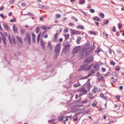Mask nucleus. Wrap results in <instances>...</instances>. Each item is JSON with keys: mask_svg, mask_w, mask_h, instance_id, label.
<instances>
[{"mask_svg": "<svg viewBox=\"0 0 124 124\" xmlns=\"http://www.w3.org/2000/svg\"><path fill=\"white\" fill-rule=\"evenodd\" d=\"M54 52L55 54L54 55V58L55 59H58V57L61 53V43L57 44L55 48Z\"/></svg>", "mask_w": 124, "mask_h": 124, "instance_id": "f257e3e1", "label": "nucleus"}, {"mask_svg": "<svg viewBox=\"0 0 124 124\" xmlns=\"http://www.w3.org/2000/svg\"><path fill=\"white\" fill-rule=\"evenodd\" d=\"M93 62V56L90 55L84 60V63H92Z\"/></svg>", "mask_w": 124, "mask_h": 124, "instance_id": "f03ea898", "label": "nucleus"}, {"mask_svg": "<svg viewBox=\"0 0 124 124\" xmlns=\"http://www.w3.org/2000/svg\"><path fill=\"white\" fill-rule=\"evenodd\" d=\"M24 41H28L29 44L31 43V34L29 32L26 33V37L24 38Z\"/></svg>", "mask_w": 124, "mask_h": 124, "instance_id": "7ed1b4c3", "label": "nucleus"}, {"mask_svg": "<svg viewBox=\"0 0 124 124\" xmlns=\"http://www.w3.org/2000/svg\"><path fill=\"white\" fill-rule=\"evenodd\" d=\"M83 49H85V54L86 56H89V55H91L92 54V52H93V47H83Z\"/></svg>", "mask_w": 124, "mask_h": 124, "instance_id": "20e7f679", "label": "nucleus"}, {"mask_svg": "<svg viewBox=\"0 0 124 124\" xmlns=\"http://www.w3.org/2000/svg\"><path fill=\"white\" fill-rule=\"evenodd\" d=\"M85 50L86 49L83 48L81 52H80L79 57L81 58V59H83V58H84V56H86Z\"/></svg>", "mask_w": 124, "mask_h": 124, "instance_id": "39448f33", "label": "nucleus"}, {"mask_svg": "<svg viewBox=\"0 0 124 124\" xmlns=\"http://www.w3.org/2000/svg\"><path fill=\"white\" fill-rule=\"evenodd\" d=\"M70 31H71V33H72V34H73V35L80 34V33H81V32H80V31L74 30L73 29H70Z\"/></svg>", "mask_w": 124, "mask_h": 124, "instance_id": "423d86ee", "label": "nucleus"}, {"mask_svg": "<svg viewBox=\"0 0 124 124\" xmlns=\"http://www.w3.org/2000/svg\"><path fill=\"white\" fill-rule=\"evenodd\" d=\"M3 26L6 31H9V26L8 25V24L5 23Z\"/></svg>", "mask_w": 124, "mask_h": 124, "instance_id": "0eeeda50", "label": "nucleus"}, {"mask_svg": "<svg viewBox=\"0 0 124 124\" xmlns=\"http://www.w3.org/2000/svg\"><path fill=\"white\" fill-rule=\"evenodd\" d=\"M16 38L17 41H18V42L20 44H23V39H22V38H21V37H20L19 36H16Z\"/></svg>", "mask_w": 124, "mask_h": 124, "instance_id": "6e6552de", "label": "nucleus"}, {"mask_svg": "<svg viewBox=\"0 0 124 124\" xmlns=\"http://www.w3.org/2000/svg\"><path fill=\"white\" fill-rule=\"evenodd\" d=\"M41 46L43 50H45V43L43 40H41L40 41Z\"/></svg>", "mask_w": 124, "mask_h": 124, "instance_id": "1a4fd4ad", "label": "nucleus"}, {"mask_svg": "<svg viewBox=\"0 0 124 124\" xmlns=\"http://www.w3.org/2000/svg\"><path fill=\"white\" fill-rule=\"evenodd\" d=\"M32 35V41L33 43H35L36 40H35V37H36V35H35V34L34 33L32 32L31 33Z\"/></svg>", "mask_w": 124, "mask_h": 124, "instance_id": "9d476101", "label": "nucleus"}, {"mask_svg": "<svg viewBox=\"0 0 124 124\" xmlns=\"http://www.w3.org/2000/svg\"><path fill=\"white\" fill-rule=\"evenodd\" d=\"M41 28L42 29V30H51V29H52L51 27H48L46 26H41Z\"/></svg>", "mask_w": 124, "mask_h": 124, "instance_id": "9b49d317", "label": "nucleus"}, {"mask_svg": "<svg viewBox=\"0 0 124 124\" xmlns=\"http://www.w3.org/2000/svg\"><path fill=\"white\" fill-rule=\"evenodd\" d=\"M78 51H79V47H78V46L76 47L73 49V53L77 54V53H78Z\"/></svg>", "mask_w": 124, "mask_h": 124, "instance_id": "f8f14e48", "label": "nucleus"}, {"mask_svg": "<svg viewBox=\"0 0 124 124\" xmlns=\"http://www.w3.org/2000/svg\"><path fill=\"white\" fill-rule=\"evenodd\" d=\"M88 93V91L87 90H83L82 93L79 94L78 95V97H80V96H82V95H84V94H87V93Z\"/></svg>", "mask_w": 124, "mask_h": 124, "instance_id": "ddd939ff", "label": "nucleus"}, {"mask_svg": "<svg viewBox=\"0 0 124 124\" xmlns=\"http://www.w3.org/2000/svg\"><path fill=\"white\" fill-rule=\"evenodd\" d=\"M93 68L94 70H96L97 71L99 70V65L97 64H94L93 65Z\"/></svg>", "mask_w": 124, "mask_h": 124, "instance_id": "4468645a", "label": "nucleus"}, {"mask_svg": "<svg viewBox=\"0 0 124 124\" xmlns=\"http://www.w3.org/2000/svg\"><path fill=\"white\" fill-rule=\"evenodd\" d=\"M87 68V64H84L80 67V70H85Z\"/></svg>", "mask_w": 124, "mask_h": 124, "instance_id": "2eb2a0df", "label": "nucleus"}, {"mask_svg": "<svg viewBox=\"0 0 124 124\" xmlns=\"http://www.w3.org/2000/svg\"><path fill=\"white\" fill-rule=\"evenodd\" d=\"M2 40L3 42L4 45L6 46V38H5V36H3L2 37Z\"/></svg>", "mask_w": 124, "mask_h": 124, "instance_id": "dca6fc26", "label": "nucleus"}, {"mask_svg": "<svg viewBox=\"0 0 124 124\" xmlns=\"http://www.w3.org/2000/svg\"><path fill=\"white\" fill-rule=\"evenodd\" d=\"M97 80L99 82H101L104 80V77L103 76H100L98 78Z\"/></svg>", "mask_w": 124, "mask_h": 124, "instance_id": "f3484780", "label": "nucleus"}, {"mask_svg": "<svg viewBox=\"0 0 124 124\" xmlns=\"http://www.w3.org/2000/svg\"><path fill=\"white\" fill-rule=\"evenodd\" d=\"M85 2H86L85 0H79L78 3H79V4H80L82 5L83 4H84V3H85Z\"/></svg>", "mask_w": 124, "mask_h": 124, "instance_id": "a211bd4d", "label": "nucleus"}, {"mask_svg": "<svg viewBox=\"0 0 124 124\" xmlns=\"http://www.w3.org/2000/svg\"><path fill=\"white\" fill-rule=\"evenodd\" d=\"M13 31L15 32H16V31H18V28H17V26L16 25H13Z\"/></svg>", "mask_w": 124, "mask_h": 124, "instance_id": "6ab92c4d", "label": "nucleus"}, {"mask_svg": "<svg viewBox=\"0 0 124 124\" xmlns=\"http://www.w3.org/2000/svg\"><path fill=\"white\" fill-rule=\"evenodd\" d=\"M77 29H78V30H84V27L82 25H78L77 27Z\"/></svg>", "mask_w": 124, "mask_h": 124, "instance_id": "aec40b11", "label": "nucleus"}, {"mask_svg": "<svg viewBox=\"0 0 124 124\" xmlns=\"http://www.w3.org/2000/svg\"><path fill=\"white\" fill-rule=\"evenodd\" d=\"M93 20L94 21H97L98 22H99L100 21V19H99V17L98 16H95L93 17Z\"/></svg>", "mask_w": 124, "mask_h": 124, "instance_id": "412c9836", "label": "nucleus"}, {"mask_svg": "<svg viewBox=\"0 0 124 124\" xmlns=\"http://www.w3.org/2000/svg\"><path fill=\"white\" fill-rule=\"evenodd\" d=\"M47 47L49 49V50H52V45H51V42H49L47 44Z\"/></svg>", "mask_w": 124, "mask_h": 124, "instance_id": "4be33fe9", "label": "nucleus"}, {"mask_svg": "<svg viewBox=\"0 0 124 124\" xmlns=\"http://www.w3.org/2000/svg\"><path fill=\"white\" fill-rule=\"evenodd\" d=\"M40 36H41V33H40L37 37V42L38 43L40 41Z\"/></svg>", "mask_w": 124, "mask_h": 124, "instance_id": "5701e85b", "label": "nucleus"}, {"mask_svg": "<svg viewBox=\"0 0 124 124\" xmlns=\"http://www.w3.org/2000/svg\"><path fill=\"white\" fill-rule=\"evenodd\" d=\"M69 48H70V45H66L64 46V49L66 51H67V50H68Z\"/></svg>", "mask_w": 124, "mask_h": 124, "instance_id": "b1692460", "label": "nucleus"}, {"mask_svg": "<svg viewBox=\"0 0 124 124\" xmlns=\"http://www.w3.org/2000/svg\"><path fill=\"white\" fill-rule=\"evenodd\" d=\"M93 63L91 64V65H89L88 66V68H87L86 70H91L93 67Z\"/></svg>", "mask_w": 124, "mask_h": 124, "instance_id": "393cba45", "label": "nucleus"}, {"mask_svg": "<svg viewBox=\"0 0 124 124\" xmlns=\"http://www.w3.org/2000/svg\"><path fill=\"white\" fill-rule=\"evenodd\" d=\"M40 31V28L39 27H37L36 28V32L37 34L39 33V31Z\"/></svg>", "mask_w": 124, "mask_h": 124, "instance_id": "a878e982", "label": "nucleus"}, {"mask_svg": "<svg viewBox=\"0 0 124 124\" xmlns=\"http://www.w3.org/2000/svg\"><path fill=\"white\" fill-rule=\"evenodd\" d=\"M80 41H81V37H79L77 39V44H80Z\"/></svg>", "mask_w": 124, "mask_h": 124, "instance_id": "bb28decb", "label": "nucleus"}, {"mask_svg": "<svg viewBox=\"0 0 124 124\" xmlns=\"http://www.w3.org/2000/svg\"><path fill=\"white\" fill-rule=\"evenodd\" d=\"M26 32V30H24V29H21L20 30V33L21 34H22V35H24V34Z\"/></svg>", "mask_w": 124, "mask_h": 124, "instance_id": "cd10ccee", "label": "nucleus"}, {"mask_svg": "<svg viewBox=\"0 0 124 124\" xmlns=\"http://www.w3.org/2000/svg\"><path fill=\"white\" fill-rule=\"evenodd\" d=\"M93 93H97V88L96 87L94 88L93 90Z\"/></svg>", "mask_w": 124, "mask_h": 124, "instance_id": "c85d7f7f", "label": "nucleus"}, {"mask_svg": "<svg viewBox=\"0 0 124 124\" xmlns=\"http://www.w3.org/2000/svg\"><path fill=\"white\" fill-rule=\"evenodd\" d=\"M89 102V100H84L81 102L82 104H86Z\"/></svg>", "mask_w": 124, "mask_h": 124, "instance_id": "c756f323", "label": "nucleus"}, {"mask_svg": "<svg viewBox=\"0 0 124 124\" xmlns=\"http://www.w3.org/2000/svg\"><path fill=\"white\" fill-rule=\"evenodd\" d=\"M90 112H91V111H90L89 110H86L82 113V114H84V115H86V114H89V113H90Z\"/></svg>", "mask_w": 124, "mask_h": 124, "instance_id": "7c9ffc66", "label": "nucleus"}, {"mask_svg": "<svg viewBox=\"0 0 124 124\" xmlns=\"http://www.w3.org/2000/svg\"><path fill=\"white\" fill-rule=\"evenodd\" d=\"M12 39L14 44L15 45H16V40L15 39V37H14V36L12 37Z\"/></svg>", "mask_w": 124, "mask_h": 124, "instance_id": "2f4dec72", "label": "nucleus"}, {"mask_svg": "<svg viewBox=\"0 0 124 124\" xmlns=\"http://www.w3.org/2000/svg\"><path fill=\"white\" fill-rule=\"evenodd\" d=\"M40 8H44V9H49V6H41Z\"/></svg>", "mask_w": 124, "mask_h": 124, "instance_id": "473e14b6", "label": "nucleus"}, {"mask_svg": "<svg viewBox=\"0 0 124 124\" xmlns=\"http://www.w3.org/2000/svg\"><path fill=\"white\" fill-rule=\"evenodd\" d=\"M64 36H65V39L66 40H67V39L69 38V36H70L69 34H65Z\"/></svg>", "mask_w": 124, "mask_h": 124, "instance_id": "72a5a7b5", "label": "nucleus"}, {"mask_svg": "<svg viewBox=\"0 0 124 124\" xmlns=\"http://www.w3.org/2000/svg\"><path fill=\"white\" fill-rule=\"evenodd\" d=\"M99 15L100 17H101V18H104V17H105V15H104V13H100L99 14Z\"/></svg>", "mask_w": 124, "mask_h": 124, "instance_id": "f704fd0d", "label": "nucleus"}, {"mask_svg": "<svg viewBox=\"0 0 124 124\" xmlns=\"http://www.w3.org/2000/svg\"><path fill=\"white\" fill-rule=\"evenodd\" d=\"M91 86H92V85H91V83L89 82L87 85V87L89 90L91 89Z\"/></svg>", "mask_w": 124, "mask_h": 124, "instance_id": "c9c22d12", "label": "nucleus"}, {"mask_svg": "<svg viewBox=\"0 0 124 124\" xmlns=\"http://www.w3.org/2000/svg\"><path fill=\"white\" fill-rule=\"evenodd\" d=\"M11 23H13V22H16V18L14 17L13 19L10 20Z\"/></svg>", "mask_w": 124, "mask_h": 124, "instance_id": "e433bc0d", "label": "nucleus"}, {"mask_svg": "<svg viewBox=\"0 0 124 124\" xmlns=\"http://www.w3.org/2000/svg\"><path fill=\"white\" fill-rule=\"evenodd\" d=\"M54 122H55V119H51L48 120L49 124H52V123H54Z\"/></svg>", "mask_w": 124, "mask_h": 124, "instance_id": "4c0bfd02", "label": "nucleus"}, {"mask_svg": "<svg viewBox=\"0 0 124 124\" xmlns=\"http://www.w3.org/2000/svg\"><path fill=\"white\" fill-rule=\"evenodd\" d=\"M21 6L22 7H25V6H27V3H21Z\"/></svg>", "mask_w": 124, "mask_h": 124, "instance_id": "58836bf2", "label": "nucleus"}, {"mask_svg": "<svg viewBox=\"0 0 124 124\" xmlns=\"http://www.w3.org/2000/svg\"><path fill=\"white\" fill-rule=\"evenodd\" d=\"M115 70H116V71H120V70H121V67H117L115 68Z\"/></svg>", "mask_w": 124, "mask_h": 124, "instance_id": "ea45409f", "label": "nucleus"}, {"mask_svg": "<svg viewBox=\"0 0 124 124\" xmlns=\"http://www.w3.org/2000/svg\"><path fill=\"white\" fill-rule=\"evenodd\" d=\"M82 112H78L75 115L74 117H76V118H78V115H80V114H81Z\"/></svg>", "mask_w": 124, "mask_h": 124, "instance_id": "a19ab883", "label": "nucleus"}, {"mask_svg": "<svg viewBox=\"0 0 124 124\" xmlns=\"http://www.w3.org/2000/svg\"><path fill=\"white\" fill-rule=\"evenodd\" d=\"M80 11H81V12H82L83 13V14H84V15H88V14L86 12H85L84 11H83V10L80 9L79 10Z\"/></svg>", "mask_w": 124, "mask_h": 124, "instance_id": "79ce46f5", "label": "nucleus"}, {"mask_svg": "<svg viewBox=\"0 0 124 124\" xmlns=\"http://www.w3.org/2000/svg\"><path fill=\"white\" fill-rule=\"evenodd\" d=\"M57 38H58V33H56L54 35V40H56V39L57 40Z\"/></svg>", "mask_w": 124, "mask_h": 124, "instance_id": "37998d69", "label": "nucleus"}, {"mask_svg": "<svg viewBox=\"0 0 124 124\" xmlns=\"http://www.w3.org/2000/svg\"><path fill=\"white\" fill-rule=\"evenodd\" d=\"M112 31H113L114 32H116L117 31L116 30V27L114 26L113 27V29H112Z\"/></svg>", "mask_w": 124, "mask_h": 124, "instance_id": "c03bdc74", "label": "nucleus"}, {"mask_svg": "<svg viewBox=\"0 0 124 124\" xmlns=\"http://www.w3.org/2000/svg\"><path fill=\"white\" fill-rule=\"evenodd\" d=\"M91 34H94V35H96V33L95 31H91Z\"/></svg>", "mask_w": 124, "mask_h": 124, "instance_id": "a18cd8bd", "label": "nucleus"}, {"mask_svg": "<svg viewBox=\"0 0 124 124\" xmlns=\"http://www.w3.org/2000/svg\"><path fill=\"white\" fill-rule=\"evenodd\" d=\"M46 32H47V30H44L42 33V36H43V35H44V34L46 33Z\"/></svg>", "mask_w": 124, "mask_h": 124, "instance_id": "49530a36", "label": "nucleus"}, {"mask_svg": "<svg viewBox=\"0 0 124 124\" xmlns=\"http://www.w3.org/2000/svg\"><path fill=\"white\" fill-rule=\"evenodd\" d=\"M104 96V94H103V93H101L100 94V97L101 98H103Z\"/></svg>", "mask_w": 124, "mask_h": 124, "instance_id": "de8ad7c7", "label": "nucleus"}, {"mask_svg": "<svg viewBox=\"0 0 124 124\" xmlns=\"http://www.w3.org/2000/svg\"><path fill=\"white\" fill-rule=\"evenodd\" d=\"M63 116H61L59 118V121H63Z\"/></svg>", "mask_w": 124, "mask_h": 124, "instance_id": "09e8293b", "label": "nucleus"}, {"mask_svg": "<svg viewBox=\"0 0 124 124\" xmlns=\"http://www.w3.org/2000/svg\"><path fill=\"white\" fill-rule=\"evenodd\" d=\"M110 74H111V73L110 72H108L107 74H105L104 76H110Z\"/></svg>", "mask_w": 124, "mask_h": 124, "instance_id": "8fccbe9b", "label": "nucleus"}, {"mask_svg": "<svg viewBox=\"0 0 124 124\" xmlns=\"http://www.w3.org/2000/svg\"><path fill=\"white\" fill-rule=\"evenodd\" d=\"M87 78H88V76L85 77H82L80 78V79H81V80H83L84 79H87Z\"/></svg>", "mask_w": 124, "mask_h": 124, "instance_id": "3c124183", "label": "nucleus"}, {"mask_svg": "<svg viewBox=\"0 0 124 124\" xmlns=\"http://www.w3.org/2000/svg\"><path fill=\"white\" fill-rule=\"evenodd\" d=\"M90 11L91 12V13H94L95 12L94 9H90Z\"/></svg>", "mask_w": 124, "mask_h": 124, "instance_id": "603ef678", "label": "nucleus"}, {"mask_svg": "<svg viewBox=\"0 0 124 124\" xmlns=\"http://www.w3.org/2000/svg\"><path fill=\"white\" fill-rule=\"evenodd\" d=\"M104 24L106 25L107 24H108L109 23V21L108 19H106V21H104Z\"/></svg>", "mask_w": 124, "mask_h": 124, "instance_id": "864d4df0", "label": "nucleus"}, {"mask_svg": "<svg viewBox=\"0 0 124 124\" xmlns=\"http://www.w3.org/2000/svg\"><path fill=\"white\" fill-rule=\"evenodd\" d=\"M103 35H105L106 36V38H108V34L105 32L103 33Z\"/></svg>", "mask_w": 124, "mask_h": 124, "instance_id": "5fc2aeb1", "label": "nucleus"}, {"mask_svg": "<svg viewBox=\"0 0 124 124\" xmlns=\"http://www.w3.org/2000/svg\"><path fill=\"white\" fill-rule=\"evenodd\" d=\"M100 52V49L98 48L95 51V53H99Z\"/></svg>", "mask_w": 124, "mask_h": 124, "instance_id": "6e6d98bb", "label": "nucleus"}, {"mask_svg": "<svg viewBox=\"0 0 124 124\" xmlns=\"http://www.w3.org/2000/svg\"><path fill=\"white\" fill-rule=\"evenodd\" d=\"M122 27H123V25L120 24H119V25L118 26V29H119V30H121V29H122Z\"/></svg>", "mask_w": 124, "mask_h": 124, "instance_id": "4d7b16f0", "label": "nucleus"}, {"mask_svg": "<svg viewBox=\"0 0 124 124\" xmlns=\"http://www.w3.org/2000/svg\"><path fill=\"white\" fill-rule=\"evenodd\" d=\"M14 0H10V3L11 4H13V3H14Z\"/></svg>", "mask_w": 124, "mask_h": 124, "instance_id": "13d9d810", "label": "nucleus"}, {"mask_svg": "<svg viewBox=\"0 0 124 124\" xmlns=\"http://www.w3.org/2000/svg\"><path fill=\"white\" fill-rule=\"evenodd\" d=\"M56 18H61V15L56 14Z\"/></svg>", "mask_w": 124, "mask_h": 124, "instance_id": "bf43d9fd", "label": "nucleus"}, {"mask_svg": "<svg viewBox=\"0 0 124 124\" xmlns=\"http://www.w3.org/2000/svg\"><path fill=\"white\" fill-rule=\"evenodd\" d=\"M110 64H112V65H115V64H116V63H115V62H114L113 61H111Z\"/></svg>", "mask_w": 124, "mask_h": 124, "instance_id": "052dcab7", "label": "nucleus"}, {"mask_svg": "<svg viewBox=\"0 0 124 124\" xmlns=\"http://www.w3.org/2000/svg\"><path fill=\"white\" fill-rule=\"evenodd\" d=\"M27 14L28 15H30L31 16H33V14H32V13L31 12H28Z\"/></svg>", "mask_w": 124, "mask_h": 124, "instance_id": "680f3d73", "label": "nucleus"}, {"mask_svg": "<svg viewBox=\"0 0 124 124\" xmlns=\"http://www.w3.org/2000/svg\"><path fill=\"white\" fill-rule=\"evenodd\" d=\"M74 87H75V88H78V87H79V84H74Z\"/></svg>", "mask_w": 124, "mask_h": 124, "instance_id": "e2e57ef3", "label": "nucleus"}, {"mask_svg": "<svg viewBox=\"0 0 124 124\" xmlns=\"http://www.w3.org/2000/svg\"><path fill=\"white\" fill-rule=\"evenodd\" d=\"M88 97H92V96H93V94L92 93H89L88 94Z\"/></svg>", "mask_w": 124, "mask_h": 124, "instance_id": "0e129e2a", "label": "nucleus"}, {"mask_svg": "<svg viewBox=\"0 0 124 124\" xmlns=\"http://www.w3.org/2000/svg\"><path fill=\"white\" fill-rule=\"evenodd\" d=\"M92 106H93V107H95V106H96V104H95V103H93L92 104Z\"/></svg>", "mask_w": 124, "mask_h": 124, "instance_id": "69168bd1", "label": "nucleus"}, {"mask_svg": "<svg viewBox=\"0 0 124 124\" xmlns=\"http://www.w3.org/2000/svg\"><path fill=\"white\" fill-rule=\"evenodd\" d=\"M64 32H65V33L68 32V29H65L64 30Z\"/></svg>", "mask_w": 124, "mask_h": 124, "instance_id": "338daca9", "label": "nucleus"}, {"mask_svg": "<svg viewBox=\"0 0 124 124\" xmlns=\"http://www.w3.org/2000/svg\"><path fill=\"white\" fill-rule=\"evenodd\" d=\"M0 16L2 18V19L4 18V16H3V14H1L0 15Z\"/></svg>", "mask_w": 124, "mask_h": 124, "instance_id": "774afa93", "label": "nucleus"}]
</instances>
